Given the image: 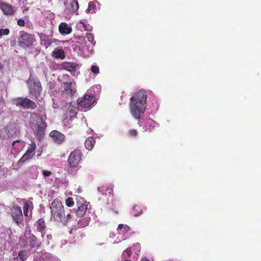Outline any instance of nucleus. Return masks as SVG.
I'll return each instance as SVG.
<instances>
[{
	"label": "nucleus",
	"mask_w": 261,
	"mask_h": 261,
	"mask_svg": "<svg viewBox=\"0 0 261 261\" xmlns=\"http://www.w3.org/2000/svg\"><path fill=\"white\" fill-rule=\"evenodd\" d=\"M95 144V140L92 137H88L85 142V147L88 150H91Z\"/></svg>",
	"instance_id": "20"
},
{
	"label": "nucleus",
	"mask_w": 261,
	"mask_h": 261,
	"mask_svg": "<svg viewBox=\"0 0 261 261\" xmlns=\"http://www.w3.org/2000/svg\"><path fill=\"white\" fill-rule=\"evenodd\" d=\"M59 30L61 34H69L72 32V28L69 27L66 23L62 22L59 27Z\"/></svg>",
	"instance_id": "18"
},
{
	"label": "nucleus",
	"mask_w": 261,
	"mask_h": 261,
	"mask_svg": "<svg viewBox=\"0 0 261 261\" xmlns=\"http://www.w3.org/2000/svg\"><path fill=\"white\" fill-rule=\"evenodd\" d=\"M82 153L79 149H75L72 151L68 159V163L71 168L76 167L82 160Z\"/></svg>",
	"instance_id": "8"
},
{
	"label": "nucleus",
	"mask_w": 261,
	"mask_h": 261,
	"mask_svg": "<svg viewBox=\"0 0 261 261\" xmlns=\"http://www.w3.org/2000/svg\"><path fill=\"white\" fill-rule=\"evenodd\" d=\"M67 112L69 114V117L72 118L77 114V110L74 106H71L70 104L67 109Z\"/></svg>",
	"instance_id": "23"
},
{
	"label": "nucleus",
	"mask_w": 261,
	"mask_h": 261,
	"mask_svg": "<svg viewBox=\"0 0 261 261\" xmlns=\"http://www.w3.org/2000/svg\"><path fill=\"white\" fill-rule=\"evenodd\" d=\"M55 87V84L54 83H50L49 84V89L50 90L54 89Z\"/></svg>",
	"instance_id": "42"
},
{
	"label": "nucleus",
	"mask_w": 261,
	"mask_h": 261,
	"mask_svg": "<svg viewBox=\"0 0 261 261\" xmlns=\"http://www.w3.org/2000/svg\"><path fill=\"white\" fill-rule=\"evenodd\" d=\"M63 69L69 72L75 71L79 68V64L75 62H65L61 64Z\"/></svg>",
	"instance_id": "15"
},
{
	"label": "nucleus",
	"mask_w": 261,
	"mask_h": 261,
	"mask_svg": "<svg viewBox=\"0 0 261 261\" xmlns=\"http://www.w3.org/2000/svg\"><path fill=\"white\" fill-rule=\"evenodd\" d=\"M147 95L144 90H140L135 93L130 99L129 111L132 116L138 121L140 126H142L141 115L146 110Z\"/></svg>",
	"instance_id": "1"
},
{
	"label": "nucleus",
	"mask_w": 261,
	"mask_h": 261,
	"mask_svg": "<svg viewBox=\"0 0 261 261\" xmlns=\"http://www.w3.org/2000/svg\"><path fill=\"white\" fill-rule=\"evenodd\" d=\"M128 134H129V136H136L138 134V132L135 129H132L129 130Z\"/></svg>",
	"instance_id": "37"
},
{
	"label": "nucleus",
	"mask_w": 261,
	"mask_h": 261,
	"mask_svg": "<svg viewBox=\"0 0 261 261\" xmlns=\"http://www.w3.org/2000/svg\"><path fill=\"white\" fill-rule=\"evenodd\" d=\"M49 136L58 144H62L65 139V136L63 134L56 130L51 131L49 133Z\"/></svg>",
	"instance_id": "12"
},
{
	"label": "nucleus",
	"mask_w": 261,
	"mask_h": 261,
	"mask_svg": "<svg viewBox=\"0 0 261 261\" xmlns=\"http://www.w3.org/2000/svg\"><path fill=\"white\" fill-rule=\"evenodd\" d=\"M89 204L84 200L82 197H79L77 199L76 210V215L80 217H83L86 213L88 210V205Z\"/></svg>",
	"instance_id": "10"
},
{
	"label": "nucleus",
	"mask_w": 261,
	"mask_h": 261,
	"mask_svg": "<svg viewBox=\"0 0 261 261\" xmlns=\"http://www.w3.org/2000/svg\"><path fill=\"white\" fill-rule=\"evenodd\" d=\"M136 245L140 246V245L138 243H137Z\"/></svg>",
	"instance_id": "47"
},
{
	"label": "nucleus",
	"mask_w": 261,
	"mask_h": 261,
	"mask_svg": "<svg viewBox=\"0 0 261 261\" xmlns=\"http://www.w3.org/2000/svg\"><path fill=\"white\" fill-rule=\"evenodd\" d=\"M64 4L66 6V10L68 11V13H74L79 9V4L74 0H69Z\"/></svg>",
	"instance_id": "14"
},
{
	"label": "nucleus",
	"mask_w": 261,
	"mask_h": 261,
	"mask_svg": "<svg viewBox=\"0 0 261 261\" xmlns=\"http://www.w3.org/2000/svg\"><path fill=\"white\" fill-rule=\"evenodd\" d=\"M69 75H64L63 76V79H65V80H66L67 79L69 78Z\"/></svg>",
	"instance_id": "44"
},
{
	"label": "nucleus",
	"mask_w": 261,
	"mask_h": 261,
	"mask_svg": "<svg viewBox=\"0 0 261 261\" xmlns=\"http://www.w3.org/2000/svg\"><path fill=\"white\" fill-rule=\"evenodd\" d=\"M35 226L37 228V230L40 232L43 237L45 230L46 229V226L44 220L43 218L39 219L35 223Z\"/></svg>",
	"instance_id": "16"
},
{
	"label": "nucleus",
	"mask_w": 261,
	"mask_h": 261,
	"mask_svg": "<svg viewBox=\"0 0 261 261\" xmlns=\"http://www.w3.org/2000/svg\"><path fill=\"white\" fill-rule=\"evenodd\" d=\"M147 123H150L151 125H154L155 124V122L154 121H153L152 119H149L148 120H147Z\"/></svg>",
	"instance_id": "43"
},
{
	"label": "nucleus",
	"mask_w": 261,
	"mask_h": 261,
	"mask_svg": "<svg viewBox=\"0 0 261 261\" xmlns=\"http://www.w3.org/2000/svg\"><path fill=\"white\" fill-rule=\"evenodd\" d=\"M125 254H126L128 256H129L130 255H132V251L131 249L127 248L126 249H125L123 251V253L122 254V256H123L124 257L125 255Z\"/></svg>",
	"instance_id": "34"
},
{
	"label": "nucleus",
	"mask_w": 261,
	"mask_h": 261,
	"mask_svg": "<svg viewBox=\"0 0 261 261\" xmlns=\"http://www.w3.org/2000/svg\"><path fill=\"white\" fill-rule=\"evenodd\" d=\"M12 101L17 107H21L24 109H35L37 106L36 102L27 97H16L13 99Z\"/></svg>",
	"instance_id": "5"
},
{
	"label": "nucleus",
	"mask_w": 261,
	"mask_h": 261,
	"mask_svg": "<svg viewBox=\"0 0 261 261\" xmlns=\"http://www.w3.org/2000/svg\"><path fill=\"white\" fill-rule=\"evenodd\" d=\"M50 209L51 219L54 221L66 225L71 218L70 210H67L66 211L60 200L54 199L51 203Z\"/></svg>",
	"instance_id": "2"
},
{
	"label": "nucleus",
	"mask_w": 261,
	"mask_h": 261,
	"mask_svg": "<svg viewBox=\"0 0 261 261\" xmlns=\"http://www.w3.org/2000/svg\"><path fill=\"white\" fill-rule=\"evenodd\" d=\"M83 220H85L84 224L83 225V227H84L88 225L90 218L89 217H84Z\"/></svg>",
	"instance_id": "40"
},
{
	"label": "nucleus",
	"mask_w": 261,
	"mask_h": 261,
	"mask_svg": "<svg viewBox=\"0 0 261 261\" xmlns=\"http://www.w3.org/2000/svg\"><path fill=\"white\" fill-rule=\"evenodd\" d=\"M36 144L34 142H32L30 144V146L27 149V151H29L31 154L34 156L35 154V150L36 149Z\"/></svg>",
	"instance_id": "26"
},
{
	"label": "nucleus",
	"mask_w": 261,
	"mask_h": 261,
	"mask_svg": "<svg viewBox=\"0 0 261 261\" xmlns=\"http://www.w3.org/2000/svg\"><path fill=\"white\" fill-rule=\"evenodd\" d=\"M30 245L32 248H34L38 246L37 243L36 242V238L33 234H31L30 237Z\"/></svg>",
	"instance_id": "27"
},
{
	"label": "nucleus",
	"mask_w": 261,
	"mask_h": 261,
	"mask_svg": "<svg viewBox=\"0 0 261 261\" xmlns=\"http://www.w3.org/2000/svg\"><path fill=\"white\" fill-rule=\"evenodd\" d=\"M12 147L16 151H20L24 146V142L21 140H18L13 141Z\"/></svg>",
	"instance_id": "21"
},
{
	"label": "nucleus",
	"mask_w": 261,
	"mask_h": 261,
	"mask_svg": "<svg viewBox=\"0 0 261 261\" xmlns=\"http://www.w3.org/2000/svg\"><path fill=\"white\" fill-rule=\"evenodd\" d=\"M95 7V5L94 2L91 1L88 4V8L87 9V12H89L91 9H93Z\"/></svg>",
	"instance_id": "36"
},
{
	"label": "nucleus",
	"mask_w": 261,
	"mask_h": 261,
	"mask_svg": "<svg viewBox=\"0 0 261 261\" xmlns=\"http://www.w3.org/2000/svg\"><path fill=\"white\" fill-rule=\"evenodd\" d=\"M98 190L101 192L102 194H107V190H109L107 186H102L101 187H98Z\"/></svg>",
	"instance_id": "30"
},
{
	"label": "nucleus",
	"mask_w": 261,
	"mask_h": 261,
	"mask_svg": "<svg viewBox=\"0 0 261 261\" xmlns=\"http://www.w3.org/2000/svg\"><path fill=\"white\" fill-rule=\"evenodd\" d=\"M0 7L3 13L6 15H12L14 11L11 5L4 3H0Z\"/></svg>",
	"instance_id": "17"
},
{
	"label": "nucleus",
	"mask_w": 261,
	"mask_h": 261,
	"mask_svg": "<svg viewBox=\"0 0 261 261\" xmlns=\"http://www.w3.org/2000/svg\"><path fill=\"white\" fill-rule=\"evenodd\" d=\"M30 204H32V203L31 202H25L24 203V206L23 207V213L25 216H28L29 209L30 207Z\"/></svg>",
	"instance_id": "25"
},
{
	"label": "nucleus",
	"mask_w": 261,
	"mask_h": 261,
	"mask_svg": "<svg viewBox=\"0 0 261 261\" xmlns=\"http://www.w3.org/2000/svg\"><path fill=\"white\" fill-rule=\"evenodd\" d=\"M63 84L64 86L63 93L69 95L70 96H72L75 94L76 92V89L73 86V83L70 81L63 82Z\"/></svg>",
	"instance_id": "13"
},
{
	"label": "nucleus",
	"mask_w": 261,
	"mask_h": 261,
	"mask_svg": "<svg viewBox=\"0 0 261 261\" xmlns=\"http://www.w3.org/2000/svg\"><path fill=\"white\" fill-rule=\"evenodd\" d=\"M29 125L37 139L40 140L43 138L47 124L42 116L36 113H32L29 119Z\"/></svg>",
	"instance_id": "3"
},
{
	"label": "nucleus",
	"mask_w": 261,
	"mask_h": 261,
	"mask_svg": "<svg viewBox=\"0 0 261 261\" xmlns=\"http://www.w3.org/2000/svg\"><path fill=\"white\" fill-rule=\"evenodd\" d=\"M86 38H87L88 40L91 42V43H93V41H94V36H93V35L90 33H87L86 34Z\"/></svg>",
	"instance_id": "35"
},
{
	"label": "nucleus",
	"mask_w": 261,
	"mask_h": 261,
	"mask_svg": "<svg viewBox=\"0 0 261 261\" xmlns=\"http://www.w3.org/2000/svg\"><path fill=\"white\" fill-rule=\"evenodd\" d=\"M108 193H109V194H111V191H109V192H108Z\"/></svg>",
	"instance_id": "46"
},
{
	"label": "nucleus",
	"mask_w": 261,
	"mask_h": 261,
	"mask_svg": "<svg viewBox=\"0 0 261 261\" xmlns=\"http://www.w3.org/2000/svg\"><path fill=\"white\" fill-rule=\"evenodd\" d=\"M65 204L68 207H72L74 204V202L72 197L67 198L65 201Z\"/></svg>",
	"instance_id": "28"
},
{
	"label": "nucleus",
	"mask_w": 261,
	"mask_h": 261,
	"mask_svg": "<svg viewBox=\"0 0 261 261\" xmlns=\"http://www.w3.org/2000/svg\"><path fill=\"white\" fill-rule=\"evenodd\" d=\"M52 56L55 58L62 60L65 58V54L62 49L57 47L52 51Z\"/></svg>",
	"instance_id": "19"
},
{
	"label": "nucleus",
	"mask_w": 261,
	"mask_h": 261,
	"mask_svg": "<svg viewBox=\"0 0 261 261\" xmlns=\"http://www.w3.org/2000/svg\"><path fill=\"white\" fill-rule=\"evenodd\" d=\"M122 228H123V230L124 232H127V231H129L130 230V227L127 225H124L122 224H120L118 226V229H121Z\"/></svg>",
	"instance_id": "32"
},
{
	"label": "nucleus",
	"mask_w": 261,
	"mask_h": 261,
	"mask_svg": "<svg viewBox=\"0 0 261 261\" xmlns=\"http://www.w3.org/2000/svg\"><path fill=\"white\" fill-rule=\"evenodd\" d=\"M91 72L95 74H98L99 73V67L97 65H92L91 67Z\"/></svg>",
	"instance_id": "31"
},
{
	"label": "nucleus",
	"mask_w": 261,
	"mask_h": 261,
	"mask_svg": "<svg viewBox=\"0 0 261 261\" xmlns=\"http://www.w3.org/2000/svg\"><path fill=\"white\" fill-rule=\"evenodd\" d=\"M94 101V97L93 95L85 94L81 99L77 100V103L79 107L81 108V110L85 111L92 107Z\"/></svg>",
	"instance_id": "9"
},
{
	"label": "nucleus",
	"mask_w": 261,
	"mask_h": 261,
	"mask_svg": "<svg viewBox=\"0 0 261 261\" xmlns=\"http://www.w3.org/2000/svg\"><path fill=\"white\" fill-rule=\"evenodd\" d=\"M133 211L134 212V216L137 217L141 215L142 213V210L141 207L137 205H135L133 208Z\"/></svg>",
	"instance_id": "24"
},
{
	"label": "nucleus",
	"mask_w": 261,
	"mask_h": 261,
	"mask_svg": "<svg viewBox=\"0 0 261 261\" xmlns=\"http://www.w3.org/2000/svg\"><path fill=\"white\" fill-rule=\"evenodd\" d=\"M42 174L44 177H48L51 175V172L48 170H43Z\"/></svg>",
	"instance_id": "39"
},
{
	"label": "nucleus",
	"mask_w": 261,
	"mask_h": 261,
	"mask_svg": "<svg viewBox=\"0 0 261 261\" xmlns=\"http://www.w3.org/2000/svg\"><path fill=\"white\" fill-rule=\"evenodd\" d=\"M18 256L22 260H24L27 258V254L25 250H21L19 252Z\"/></svg>",
	"instance_id": "29"
},
{
	"label": "nucleus",
	"mask_w": 261,
	"mask_h": 261,
	"mask_svg": "<svg viewBox=\"0 0 261 261\" xmlns=\"http://www.w3.org/2000/svg\"><path fill=\"white\" fill-rule=\"evenodd\" d=\"M141 261H150L148 259L146 258V257L143 258Z\"/></svg>",
	"instance_id": "45"
},
{
	"label": "nucleus",
	"mask_w": 261,
	"mask_h": 261,
	"mask_svg": "<svg viewBox=\"0 0 261 261\" xmlns=\"http://www.w3.org/2000/svg\"><path fill=\"white\" fill-rule=\"evenodd\" d=\"M42 90L40 82L38 81H34L29 88V93L37 98L40 96Z\"/></svg>",
	"instance_id": "11"
},
{
	"label": "nucleus",
	"mask_w": 261,
	"mask_h": 261,
	"mask_svg": "<svg viewBox=\"0 0 261 261\" xmlns=\"http://www.w3.org/2000/svg\"><path fill=\"white\" fill-rule=\"evenodd\" d=\"M78 25L81 27H82L83 29L86 31L87 30V27H86V25L85 23H84L82 21H80L79 23H78Z\"/></svg>",
	"instance_id": "41"
},
{
	"label": "nucleus",
	"mask_w": 261,
	"mask_h": 261,
	"mask_svg": "<svg viewBox=\"0 0 261 261\" xmlns=\"http://www.w3.org/2000/svg\"><path fill=\"white\" fill-rule=\"evenodd\" d=\"M36 41L34 35L22 31L18 39V43L21 47H27L32 45Z\"/></svg>",
	"instance_id": "6"
},
{
	"label": "nucleus",
	"mask_w": 261,
	"mask_h": 261,
	"mask_svg": "<svg viewBox=\"0 0 261 261\" xmlns=\"http://www.w3.org/2000/svg\"><path fill=\"white\" fill-rule=\"evenodd\" d=\"M33 156V155H32V154H31L29 151L27 150L25 153L19 160V161H18V164H21L24 163L27 160L31 159Z\"/></svg>",
	"instance_id": "22"
},
{
	"label": "nucleus",
	"mask_w": 261,
	"mask_h": 261,
	"mask_svg": "<svg viewBox=\"0 0 261 261\" xmlns=\"http://www.w3.org/2000/svg\"><path fill=\"white\" fill-rule=\"evenodd\" d=\"M10 33L8 29H0V37L3 35H8Z\"/></svg>",
	"instance_id": "33"
},
{
	"label": "nucleus",
	"mask_w": 261,
	"mask_h": 261,
	"mask_svg": "<svg viewBox=\"0 0 261 261\" xmlns=\"http://www.w3.org/2000/svg\"><path fill=\"white\" fill-rule=\"evenodd\" d=\"M25 21H24L23 19H19L18 20H17V24L19 25V26H20V27H23L25 25Z\"/></svg>",
	"instance_id": "38"
},
{
	"label": "nucleus",
	"mask_w": 261,
	"mask_h": 261,
	"mask_svg": "<svg viewBox=\"0 0 261 261\" xmlns=\"http://www.w3.org/2000/svg\"><path fill=\"white\" fill-rule=\"evenodd\" d=\"M10 213L13 221L19 227H22L24 226V223L23 217L21 207L19 206H12L11 208Z\"/></svg>",
	"instance_id": "7"
},
{
	"label": "nucleus",
	"mask_w": 261,
	"mask_h": 261,
	"mask_svg": "<svg viewBox=\"0 0 261 261\" xmlns=\"http://www.w3.org/2000/svg\"><path fill=\"white\" fill-rule=\"evenodd\" d=\"M19 133V127L16 121H11L0 129V138L7 139L17 135Z\"/></svg>",
	"instance_id": "4"
}]
</instances>
